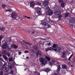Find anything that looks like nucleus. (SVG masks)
I'll return each mask as SVG.
<instances>
[{
  "label": "nucleus",
  "instance_id": "13",
  "mask_svg": "<svg viewBox=\"0 0 75 75\" xmlns=\"http://www.w3.org/2000/svg\"><path fill=\"white\" fill-rule=\"evenodd\" d=\"M52 49V47H47L45 48V51L47 52V51H50Z\"/></svg>",
  "mask_w": 75,
  "mask_h": 75
},
{
  "label": "nucleus",
  "instance_id": "5",
  "mask_svg": "<svg viewBox=\"0 0 75 75\" xmlns=\"http://www.w3.org/2000/svg\"><path fill=\"white\" fill-rule=\"evenodd\" d=\"M2 48H4V49H6V48H8V49H9L8 48H10V46H9V45H7V44L6 43H5L2 45Z\"/></svg>",
  "mask_w": 75,
  "mask_h": 75
},
{
  "label": "nucleus",
  "instance_id": "33",
  "mask_svg": "<svg viewBox=\"0 0 75 75\" xmlns=\"http://www.w3.org/2000/svg\"><path fill=\"white\" fill-rule=\"evenodd\" d=\"M2 8H4L6 7V5H5V4H3L2 5Z\"/></svg>",
  "mask_w": 75,
  "mask_h": 75
},
{
  "label": "nucleus",
  "instance_id": "42",
  "mask_svg": "<svg viewBox=\"0 0 75 75\" xmlns=\"http://www.w3.org/2000/svg\"><path fill=\"white\" fill-rule=\"evenodd\" d=\"M38 4L39 6H40L41 5V3L40 2H38Z\"/></svg>",
  "mask_w": 75,
  "mask_h": 75
},
{
  "label": "nucleus",
  "instance_id": "45",
  "mask_svg": "<svg viewBox=\"0 0 75 75\" xmlns=\"http://www.w3.org/2000/svg\"><path fill=\"white\" fill-rule=\"evenodd\" d=\"M11 74H13V71H11Z\"/></svg>",
  "mask_w": 75,
  "mask_h": 75
},
{
  "label": "nucleus",
  "instance_id": "46",
  "mask_svg": "<svg viewBox=\"0 0 75 75\" xmlns=\"http://www.w3.org/2000/svg\"><path fill=\"white\" fill-rule=\"evenodd\" d=\"M51 44V43L49 42L48 44L47 45H50Z\"/></svg>",
  "mask_w": 75,
  "mask_h": 75
},
{
  "label": "nucleus",
  "instance_id": "10",
  "mask_svg": "<svg viewBox=\"0 0 75 75\" xmlns=\"http://www.w3.org/2000/svg\"><path fill=\"white\" fill-rule=\"evenodd\" d=\"M49 4V2L48 1H45L42 4L44 6L46 7L47 6L48 4Z\"/></svg>",
  "mask_w": 75,
  "mask_h": 75
},
{
  "label": "nucleus",
  "instance_id": "48",
  "mask_svg": "<svg viewBox=\"0 0 75 75\" xmlns=\"http://www.w3.org/2000/svg\"><path fill=\"white\" fill-rule=\"evenodd\" d=\"M63 71H64V72H63V74H65V71L63 70Z\"/></svg>",
  "mask_w": 75,
  "mask_h": 75
},
{
  "label": "nucleus",
  "instance_id": "58",
  "mask_svg": "<svg viewBox=\"0 0 75 75\" xmlns=\"http://www.w3.org/2000/svg\"><path fill=\"white\" fill-rule=\"evenodd\" d=\"M25 17H27V16H25Z\"/></svg>",
  "mask_w": 75,
  "mask_h": 75
},
{
  "label": "nucleus",
  "instance_id": "36",
  "mask_svg": "<svg viewBox=\"0 0 75 75\" xmlns=\"http://www.w3.org/2000/svg\"><path fill=\"white\" fill-rule=\"evenodd\" d=\"M2 54L6 53V51L3 50L2 51Z\"/></svg>",
  "mask_w": 75,
  "mask_h": 75
},
{
  "label": "nucleus",
  "instance_id": "19",
  "mask_svg": "<svg viewBox=\"0 0 75 75\" xmlns=\"http://www.w3.org/2000/svg\"><path fill=\"white\" fill-rule=\"evenodd\" d=\"M69 27H71V28L73 29H74V28H75V26L74 24H69Z\"/></svg>",
  "mask_w": 75,
  "mask_h": 75
},
{
  "label": "nucleus",
  "instance_id": "31",
  "mask_svg": "<svg viewBox=\"0 0 75 75\" xmlns=\"http://www.w3.org/2000/svg\"><path fill=\"white\" fill-rule=\"evenodd\" d=\"M33 48L35 50H37L38 49V48H37V47H36V46H33Z\"/></svg>",
  "mask_w": 75,
  "mask_h": 75
},
{
  "label": "nucleus",
  "instance_id": "20",
  "mask_svg": "<svg viewBox=\"0 0 75 75\" xmlns=\"http://www.w3.org/2000/svg\"><path fill=\"white\" fill-rule=\"evenodd\" d=\"M7 11L11 12H12V9H6L5 11V12H7Z\"/></svg>",
  "mask_w": 75,
  "mask_h": 75
},
{
  "label": "nucleus",
  "instance_id": "15",
  "mask_svg": "<svg viewBox=\"0 0 75 75\" xmlns=\"http://www.w3.org/2000/svg\"><path fill=\"white\" fill-rule=\"evenodd\" d=\"M30 5L31 6H32V7H33V6H35V3L33 1H31L30 2Z\"/></svg>",
  "mask_w": 75,
  "mask_h": 75
},
{
  "label": "nucleus",
  "instance_id": "44",
  "mask_svg": "<svg viewBox=\"0 0 75 75\" xmlns=\"http://www.w3.org/2000/svg\"><path fill=\"white\" fill-rule=\"evenodd\" d=\"M0 75H3V71H2V72L0 73Z\"/></svg>",
  "mask_w": 75,
  "mask_h": 75
},
{
  "label": "nucleus",
  "instance_id": "55",
  "mask_svg": "<svg viewBox=\"0 0 75 75\" xmlns=\"http://www.w3.org/2000/svg\"><path fill=\"white\" fill-rule=\"evenodd\" d=\"M35 33V32H32V33Z\"/></svg>",
  "mask_w": 75,
  "mask_h": 75
},
{
  "label": "nucleus",
  "instance_id": "8",
  "mask_svg": "<svg viewBox=\"0 0 75 75\" xmlns=\"http://www.w3.org/2000/svg\"><path fill=\"white\" fill-rule=\"evenodd\" d=\"M36 9L38 10V15H40L41 14H42V12H41V9L39 8V7H37L36 8Z\"/></svg>",
  "mask_w": 75,
  "mask_h": 75
},
{
  "label": "nucleus",
  "instance_id": "30",
  "mask_svg": "<svg viewBox=\"0 0 75 75\" xmlns=\"http://www.w3.org/2000/svg\"><path fill=\"white\" fill-rule=\"evenodd\" d=\"M23 41H24L23 40H19V42L20 43V44H21V43H23Z\"/></svg>",
  "mask_w": 75,
  "mask_h": 75
},
{
  "label": "nucleus",
  "instance_id": "24",
  "mask_svg": "<svg viewBox=\"0 0 75 75\" xmlns=\"http://www.w3.org/2000/svg\"><path fill=\"white\" fill-rule=\"evenodd\" d=\"M61 6L63 7H64V6H65V3L64 2H62L61 4Z\"/></svg>",
  "mask_w": 75,
  "mask_h": 75
},
{
  "label": "nucleus",
  "instance_id": "21",
  "mask_svg": "<svg viewBox=\"0 0 75 75\" xmlns=\"http://www.w3.org/2000/svg\"><path fill=\"white\" fill-rule=\"evenodd\" d=\"M62 67L63 69H66L67 68V65L65 64L62 65Z\"/></svg>",
  "mask_w": 75,
  "mask_h": 75
},
{
  "label": "nucleus",
  "instance_id": "12",
  "mask_svg": "<svg viewBox=\"0 0 75 75\" xmlns=\"http://www.w3.org/2000/svg\"><path fill=\"white\" fill-rule=\"evenodd\" d=\"M54 13L57 16H58V15H59V14H61V11H55L54 12Z\"/></svg>",
  "mask_w": 75,
  "mask_h": 75
},
{
  "label": "nucleus",
  "instance_id": "57",
  "mask_svg": "<svg viewBox=\"0 0 75 75\" xmlns=\"http://www.w3.org/2000/svg\"><path fill=\"white\" fill-rule=\"evenodd\" d=\"M1 54H0V57H1Z\"/></svg>",
  "mask_w": 75,
  "mask_h": 75
},
{
  "label": "nucleus",
  "instance_id": "59",
  "mask_svg": "<svg viewBox=\"0 0 75 75\" xmlns=\"http://www.w3.org/2000/svg\"><path fill=\"white\" fill-rule=\"evenodd\" d=\"M25 70H26V69H25Z\"/></svg>",
  "mask_w": 75,
  "mask_h": 75
},
{
  "label": "nucleus",
  "instance_id": "3",
  "mask_svg": "<svg viewBox=\"0 0 75 75\" xmlns=\"http://www.w3.org/2000/svg\"><path fill=\"white\" fill-rule=\"evenodd\" d=\"M39 60L40 62H42L43 64H45L47 62V60H45V59L43 58H40L39 59Z\"/></svg>",
  "mask_w": 75,
  "mask_h": 75
},
{
  "label": "nucleus",
  "instance_id": "32",
  "mask_svg": "<svg viewBox=\"0 0 75 75\" xmlns=\"http://www.w3.org/2000/svg\"><path fill=\"white\" fill-rule=\"evenodd\" d=\"M65 57V53L63 52V55L62 56V58H64V57Z\"/></svg>",
  "mask_w": 75,
  "mask_h": 75
},
{
  "label": "nucleus",
  "instance_id": "4",
  "mask_svg": "<svg viewBox=\"0 0 75 75\" xmlns=\"http://www.w3.org/2000/svg\"><path fill=\"white\" fill-rule=\"evenodd\" d=\"M11 16L12 18L15 20H17V15L16 13V12H13L11 14Z\"/></svg>",
  "mask_w": 75,
  "mask_h": 75
},
{
  "label": "nucleus",
  "instance_id": "7",
  "mask_svg": "<svg viewBox=\"0 0 75 75\" xmlns=\"http://www.w3.org/2000/svg\"><path fill=\"white\" fill-rule=\"evenodd\" d=\"M9 46L10 47L9 48H8L9 49H11V48H15L16 49V48H18V46H17L16 45H9Z\"/></svg>",
  "mask_w": 75,
  "mask_h": 75
},
{
  "label": "nucleus",
  "instance_id": "34",
  "mask_svg": "<svg viewBox=\"0 0 75 75\" xmlns=\"http://www.w3.org/2000/svg\"><path fill=\"white\" fill-rule=\"evenodd\" d=\"M73 55V54H71L70 56V57H69V58H68V60H69V61H70V59H71V57H72Z\"/></svg>",
  "mask_w": 75,
  "mask_h": 75
},
{
  "label": "nucleus",
  "instance_id": "23",
  "mask_svg": "<svg viewBox=\"0 0 75 75\" xmlns=\"http://www.w3.org/2000/svg\"><path fill=\"white\" fill-rule=\"evenodd\" d=\"M50 27H51V25L47 23V25L45 26V28H50Z\"/></svg>",
  "mask_w": 75,
  "mask_h": 75
},
{
  "label": "nucleus",
  "instance_id": "37",
  "mask_svg": "<svg viewBox=\"0 0 75 75\" xmlns=\"http://www.w3.org/2000/svg\"><path fill=\"white\" fill-rule=\"evenodd\" d=\"M62 2H63L62 0H59L58 1V3H62Z\"/></svg>",
  "mask_w": 75,
  "mask_h": 75
},
{
  "label": "nucleus",
  "instance_id": "41",
  "mask_svg": "<svg viewBox=\"0 0 75 75\" xmlns=\"http://www.w3.org/2000/svg\"><path fill=\"white\" fill-rule=\"evenodd\" d=\"M58 17L59 18H61V17H62V16L61 15H60Z\"/></svg>",
  "mask_w": 75,
  "mask_h": 75
},
{
  "label": "nucleus",
  "instance_id": "11",
  "mask_svg": "<svg viewBox=\"0 0 75 75\" xmlns=\"http://www.w3.org/2000/svg\"><path fill=\"white\" fill-rule=\"evenodd\" d=\"M26 44L29 45V43L28 42H27L26 41H24V42L23 43H22V47H27V46Z\"/></svg>",
  "mask_w": 75,
  "mask_h": 75
},
{
  "label": "nucleus",
  "instance_id": "39",
  "mask_svg": "<svg viewBox=\"0 0 75 75\" xmlns=\"http://www.w3.org/2000/svg\"><path fill=\"white\" fill-rule=\"evenodd\" d=\"M24 53H25H25H28V51L27 50L25 51L24 52Z\"/></svg>",
  "mask_w": 75,
  "mask_h": 75
},
{
  "label": "nucleus",
  "instance_id": "16",
  "mask_svg": "<svg viewBox=\"0 0 75 75\" xmlns=\"http://www.w3.org/2000/svg\"><path fill=\"white\" fill-rule=\"evenodd\" d=\"M57 67H58V68L57 71V72H59L60 69H61V66H60V65H58Z\"/></svg>",
  "mask_w": 75,
  "mask_h": 75
},
{
  "label": "nucleus",
  "instance_id": "17",
  "mask_svg": "<svg viewBox=\"0 0 75 75\" xmlns=\"http://www.w3.org/2000/svg\"><path fill=\"white\" fill-rule=\"evenodd\" d=\"M8 66L11 69H12V65L10 63H8Z\"/></svg>",
  "mask_w": 75,
  "mask_h": 75
},
{
  "label": "nucleus",
  "instance_id": "47",
  "mask_svg": "<svg viewBox=\"0 0 75 75\" xmlns=\"http://www.w3.org/2000/svg\"><path fill=\"white\" fill-rule=\"evenodd\" d=\"M2 57H0V60H2Z\"/></svg>",
  "mask_w": 75,
  "mask_h": 75
},
{
  "label": "nucleus",
  "instance_id": "35",
  "mask_svg": "<svg viewBox=\"0 0 75 75\" xmlns=\"http://www.w3.org/2000/svg\"><path fill=\"white\" fill-rule=\"evenodd\" d=\"M50 70L48 68H47L45 70V71L46 72H48V71H50Z\"/></svg>",
  "mask_w": 75,
  "mask_h": 75
},
{
  "label": "nucleus",
  "instance_id": "54",
  "mask_svg": "<svg viewBox=\"0 0 75 75\" xmlns=\"http://www.w3.org/2000/svg\"><path fill=\"white\" fill-rule=\"evenodd\" d=\"M26 58H27V59H28V57H26Z\"/></svg>",
  "mask_w": 75,
  "mask_h": 75
},
{
  "label": "nucleus",
  "instance_id": "28",
  "mask_svg": "<svg viewBox=\"0 0 75 75\" xmlns=\"http://www.w3.org/2000/svg\"><path fill=\"white\" fill-rule=\"evenodd\" d=\"M3 36L2 35H0V41H1V39H3Z\"/></svg>",
  "mask_w": 75,
  "mask_h": 75
},
{
  "label": "nucleus",
  "instance_id": "40",
  "mask_svg": "<svg viewBox=\"0 0 75 75\" xmlns=\"http://www.w3.org/2000/svg\"><path fill=\"white\" fill-rule=\"evenodd\" d=\"M3 65V63H2V62H0V66H2Z\"/></svg>",
  "mask_w": 75,
  "mask_h": 75
},
{
  "label": "nucleus",
  "instance_id": "51",
  "mask_svg": "<svg viewBox=\"0 0 75 75\" xmlns=\"http://www.w3.org/2000/svg\"><path fill=\"white\" fill-rule=\"evenodd\" d=\"M27 32H28V33H30V31H27Z\"/></svg>",
  "mask_w": 75,
  "mask_h": 75
},
{
  "label": "nucleus",
  "instance_id": "53",
  "mask_svg": "<svg viewBox=\"0 0 75 75\" xmlns=\"http://www.w3.org/2000/svg\"><path fill=\"white\" fill-rule=\"evenodd\" d=\"M31 52H33V50H31Z\"/></svg>",
  "mask_w": 75,
  "mask_h": 75
},
{
  "label": "nucleus",
  "instance_id": "6",
  "mask_svg": "<svg viewBox=\"0 0 75 75\" xmlns=\"http://www.w3.org/2000/svg\"><path fill=\"white\" fill-rule=\"evenodd\" d=\"M2 70H3L4 72H8L9 70L8 68L5 66H3V67L2 68Z\"/></svg>",
  "mask_w": 75,
  "mask_h": 75
},
{
  "label": "nucleus",
  "instance_id": "1",
  "mask_svg": "<svg viewBox=\"0 0 75 75\" xmlns=\"http://www.w3.org/2000/svg\"><path fill=\"white\" fill-rule=\"evenodd\" d=\"M52 47V51H55V52H56V51H59L61 50V47H58V45L56 44L53 45Z\"/></svg>",
  "mask_w": 75,
  "mask_h": 75
},
{
  "label": "nucleus",
  "instance_id": "25",
  "mask_svg": "<svg viewBox=\"0 0 75 75\" xmlns=\"http://www.w3.org/2000/svg\"><path fill=\"white\" fill-rule=\"evenodd\" d=\"M45 58H46V59H47L48 61H50V60H51V59H50V58L47 56H46Z\"/></svg>",
  "mask_w": 75,
  "mask_h": 75
},
{
  "label": "nucleus",
  "instance_id": "26",
  "mask_svg": "<svg viewBox=\"0 0 75 75\" xmlns=\"http://www.w3.org/2000/svg\"><path fill=\"white\" fill-rule=\"evenodd\" d=\"M9 62H11V61H13V58H9Z\"/></svg>",
  "mask_w": 75,
  "mask_h": 75
},
{
  "label": "nucleus",
  "instance_id": "18",
  "mask_svg": "<svg viewBox=\"0 0 75 75\" xmlns=\"http://www.w3.org/2000/svg\"><path fill=\"white\" fill-rule=\"evenodd\" d=\"M47 24H48V23L45 22H44L42 23V25L43 26H44L45 28V26H47Z\"/></svg>",
  "mask_w": 75,
  "mask_h": 75
},
{
  "label": "nucleus",
  "instance_id": "43",
  "mask_svg": "<svg viewBox=\"0 0 75 75\" xmlns=\"http://www.w3.org/2000/svg\"><path fill=\"white\" fill-rule=\"evenodd\" d=\"M18 54L19 55H21V52H18Z\"/></svg>",
  "mask_w": 75,
  "mask_h": 75
},
{
  "label": "nucleus",
  "instance_id": "56",
  "mask_svg": "<svg viewBox=\"0 0 75 75\" xmlns=\"http://www.w3.org/2000/svg\"><path fill=\"white\" fill-rule=\"evenodd\" d=\"M37 74H38V75H40V74H39L38 73H37Z\"/></svg>",
  "mask_w": 75,
  "mask_h": 75
},
{
  "label": "nucleus",
  "instance_id": "29",
  "mask_svg": "<svg viewBox=\"0 0 75 75\" xmlns=\"http://www.w3.org/2000/svg\"><path fill=\"white\" fill-rule=\"evenodd\" d=\"M0 30H1V31H4L5 30V28L4 27H3L0 28Z\"/></svg>",
  "mask_w": 75,
  "mask_h": 75
},
{
  "label": "nucleus",
  "instance_id": "52",
  "mask_svg": "<svg viewBox=\"0 0 75 75\" xmlns=\"http://www.w3.org/2000/svg\"><path fill=\"white\" fill-rule=\"evenodd\" d=\"M3 0H0V2H1V1H2Z\"/></svg>",
  "mask_w": 75,
  "mask_h": 75
},
{
  "label": "nucleus",
  "instance_id": "38",
  "mask_svg": "<svg viewBox=\"0 0 75 75\" xmlns=\"http://www.w3.org/2000/svg\"><path fill=\"white\" fill-rule=\"evenodd\" d=\"M8 41H9V42H10V41H11V38H8Z\"/></svg>",
  "mask_w": 75,
  "mask_h": 75
},
{
  "label": "nucleus",
  "instance_id": "14",
  "mask_svg": "<svg viewBox=\"0 0 75 75\" xmlns=\"http://www.w3.org/2000/svg\"><path fill=\"white\" fill-rule=\"evenodd\" d=\"M56 62L54 60H52L51 62H49V64L50 65H52V64H55Z\"/></svg>",
  "mask_w": 75,
  "mask_h": 75
},
{
  "label": "nucleus",
  "instance_id": "27",
  "mask_svg": "<svg viewBox=\"0 0 75 75\" xmlns=\"http://www.w3.org/2000/svg\"><path fill=\"white\" fill-rule=\"evenodd\" d=\"M69 14V13H66L65 14V17H67V16H68Z\"/></svg>",
  "mask_w": 75,
  "mask_h": 75
},
{
  "label": "nucleus",
  "instance_id": "50",
  "mask_svg": "<svg viewBox=\"0 0 75 75\" xmlns=\"http://www.w3.org/2000/svg\"><path fill=\"white\" fill-rule=\"evenodd\" d=\"M7 55L8 57H10V54H8Z\"/></svg>",
  "mask_w": 75,
  "mask_h": 75
},
{
  "label": "nucleus",
  "instance_id": "49",
  "mask_svg": "<svg viewBox=\"0 0 75 75\" xmlns=\"http://www.w3.org/2000/svg\"><path fill=\"white\" fill-rule=\"evenodd\" d=\"M27 18H28V19H30V17H27Z\"/></svg>",
  "mask_w": 75,
  "mask_h": 75
},
{
  "label": "nucleus",
  "instance_id": "2",
  "mask_svg": "<svg viewBox=\"0 0 75 75\" xmlns=\"http://www.w3.org/2000/svg\"><path fill=\"white\" fill-rule=\"evenodd\" d=\"M46 10L47 11V14L49 16H51L53 14V11H52L50 8L48 7L46 8Z\"/></svg>",
  "mask_w": 75,
  "mask_h": 75
},
{
  "label": "nucleus",
  "instance_id": "9",
  "mask_svg": "<svg viewBox=\"0 0 75 75\" xmlns=\"http://www.w3.org/2000/svg\"><path fill=\"white\" fill-rule=\"evenodd\" d=\"M36 54L37 56L41 57L42 55V52L40 50H37L36 51Z\"/></svg>",
  "mask_w": 75,
  "mask_h": 75
},
{
  "label": "nucleus",
  "instance_id": "22",
  "mask_svg": "<svg viewBox=\"0 0 75 75\" xmlns=\"http://www.w3.org/2000/svg\"><path fill=\"white\" fill-rule=\"evenodd\" d=\"M3 56L4 58V59L5 60H7L8 59V58L6 56V55L5 54H3Z\"/></svg>",
  "mask_w": 75,
  "mask_h": 75
}]
</instances>
